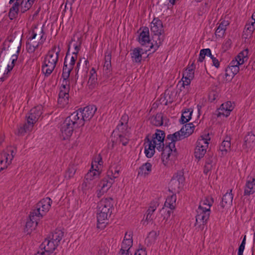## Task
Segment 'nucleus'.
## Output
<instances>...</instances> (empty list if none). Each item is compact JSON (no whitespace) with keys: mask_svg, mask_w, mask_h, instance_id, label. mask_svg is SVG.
Returning <instances> with one entry per match:
<instances>
[{"mask_svg":"<svg viewBox=\"0 0 255 255\" xmlns=\"http://www.w3.org/2000/svg\"><path fill=\"white\" fill-rule=\"evenodd\" d=\"M232 192V190L231 189L230 192H227L224 195L221 203V206L222 208L232 205L233 199V195Z\"/></svg>","mask_w":255,"mask_h":255,"instance_id":"393cba45","label":"nucleus"},{"mask_svg":"<svg viewBox=\"0 0 255 255\" xmlns=\"http://www.w3.org/2000/svg\"><path fill=\"white\" fill-rule=\"evenodd\" d=\"M42 107L41 105L37 106L30 110L28 116L27 117V121H29L30 124L34 126L40 117L42 112Z\"/></svg>","mask_w":255,"mask_h":255,"instance_id":"ddd939ff","label":"nucleus"},{"mask_svg":"<svg viewBox=\"0 0 255 255\" xmlns=\"http://www.w3.org/2000/svg\"><path fill=\"white\" fill-rule=\"evenodd\" d=\"M97 108L95 105H89L83 109L80 108L77 111L73 112L76 117H78V120L82 126H84L85 123L89 121L94 116Z\"/></svg>","mask_w":255,"mask_h":255,"instance_id":"6e6552de","label":"nucleus"},{"mask_svg":"<svg viewBox=\"0 0 255 255\" xmlns=\"http://www.w3.org/2000/svg\"><path fill=\"white\" fill-rule=\"evenodd\" d=\"M213 65L216 68H219L220 66V63L216 57L213 58L212 59Z\"/></svg>","mask_w":255,"mask_h":255,"instance_id":"680f3d73","label":"nucleus"},{"mask_svg":"<svg viewBox=\"0 0 255 255\" xmlns=\"http://www.w3.org/2000/svg\"><path fill=\"white\" fill-rule=\"evenodd\" d=\"M15 47H16L17 54H13L12 56L13 58L12 59V62H11V65H13V66L14 65V62L15 61H16V60L17 59L18 54V53H19V52L20 51V47H21L20 42H17L16 43Z\"/></svg>","mask_w":255,"mask_h":255,"instance_id":"de8ad7c7","label":"nucleus"},{"mask_svg":"<svg viewBox=\"0 0 255 255\" xmlns=\"http://www.w3.org/2000/svg\"><path fill=\"white\" fill-rule=\"evenodd\" d=\"M214 202L212 197L208 196L202 201L197 210L196 223L195 226L201 230L204 228V225L208 220L210 214V208Z\"/></svg>","mask_w":255,"mask_h":255,"instance_id":"f03ea898","label":"nucleus"},{"mask_svg":"<svg viewBox=\"0 0 255 255\" xmlns=\"http://www.w3.org/2000/svg\"><path fill=\"white\" fill-rule=\"evenodd\" d=\"M119 137L120 138V142L123 145H126L128 142V139L127 137V135L124 134H118Z\"/></svg>","mask_w":255,"mask_h":255,"instance_id":"864d4df0","label":"nucleus"},{"mask_svg":"<svg viewBox=\"0 0 255 255\" xmlns=\"http://www.w3.org/2000/svg\"><path fill=\"white\" fill-rule=\"evenodd\" d=\"M138 41L141 45H148L150 47L151 43H150L149 29L147 27H143L142 30L138 36Z\"/></svg>","mask_w":255,"mask_h":255,"instance_id":"6ab92c4d","label":"nucleus"},{"mask_svg":"<svg viewBox=\"0 0 255 255\" xmlns=\"http://www.w3.org/2000/svg\"><path fill=\"white\" fill-rule=\"evenodd\" d=\"M14 7L12 6L9 10V13H8V16L9 17V18L10 19H13L18 14V11L19 10L18 8H16L14 7V9L13 8Z\"/></svg>","mask_w":255,"mask_h":255,"instance_id":"8fccbe9b","label":"nucleus"},{"mask_svg":"<svg viewBox=\"0 0 255 255\" xmlns=\"http://www.w3.org/2000/svg\"><path fill=\"white\" fill-rule=\"evenodd\" d=\"M51 203L52 200L50 198H44L36 204L35 208L32 212L40 218L49 211Z\"/></svg>","mask_w":255,"mask_h":255,"instance_id":"9d476101","label":"nucleus"},{"mask_svg":"<svg viewBox=\"0 0 255 255\" xmlns=\"http://www.w3.org/2000/svg\"><path fill=\"white\" fill-rule=\"evenodd\" d=\"M184 182L185 178L183 172H177L173 175L169 183V191L175 193H179L184 186Z\"/></svg>","mask_w":255,"mask_h":255,"instance_id":"1a4fd4ad","label":"nucleus"},{"mask_svg":"<svg viewBox=\"0 0 255 255\" xmlns=\"http://www.w3.org/2000/svg\"><path fill=\"white\" fill-rule=\"evenodd\" d=\"M248 49H245L239 53V54L237 55V58H241L242 57L244 58L245 60L247 61L248 59Z\"/></svg>","mask_w":255,"mask_h":255,"instance_id":"5fc2aeb1","label":"nucleus"},{"mask_svg":"<svg viewBox=\"0 0 255 255\" xmlns=\"http://www.w3.org/2000/svg\"><path fill=\"white\" fill-rule=\"evenodd\" d=\"M191 134V123L184 125L178 131L167 135L164 143L165 133L164 131L156 129L151 138L149 135L144 139V153L148 158H151L155 153V148L162 151L161 159L165 166H168L174 161L177 155L175 142L189 136Z\"/></svg>","mask_w":255,"mask_h":255,"instance_id":"f257e3e1","label":"nucleus"},{"mask_svg":"<svg viewBox=\"0 0 255 255\" xmlns=\"http://www.w3.org/2000/svg\"><path fill=\"white\" fill-rule=\"evenodd\" d=\"M191 119V111L189 109H185L184 111L182 112L180 123L182 124L186 125L187 123L189 122Z\"/></svg>","mask_w":255,"mask_h":255,"instance_id":"4c0bfd02","label":"nucleus"},{"mask_svg":"<svg viewBox=\"0 0 255 255\" xmlns=\"http://www.w3.org/2000/svg\"><path fill=\"white\" fill-rule=\"evenodd\" d=\"M39 220V217L37 215H35V213L31 212L29 215V219L27 221L25 225V232L27 234H30L32 231L35 229Z\"/></svg>","mask_w":255,"mask_h":255,"instance_id":"f8f14e48","label":"nucleus"},{"mask_svg":"<svg viewBox=\"0 0 255 255\" xmlns=\"http://www.w3.org/2000/svg\"><path fill=\"white\" fill-rule=\"evenodd\" d=\"M207 151V148H200L196 146L195 149L194 155L196 158L200 159L203 157Z\"/></svg>","mask_w":255,"mask_h":255,"instance_id":"79ce46f5","label":"nucleus"},{"mask_svg":"<svg viewBox=\"0 0 255 255\" xmlns=\"http://www.w3.org/2000/svg\"><path fill=\"white\" fill-rule=\"evenodd\" d=\"M15 1H16L14 3V4L12 6L13 7L19 9V6L21 5V11H22V12H23L28 10V9L24 10V8H25L24 5H25V0H15ZM13 9H14V8H13Z\"/></svg>","mask_w":255,"mask_h":255,"instance_id":"a18cd8bd","label":"nucleus"},{"mask_svg":"<svg viewBox=\"0 0 255 255\" xmlns=\"http://www.w3.org/2000/svg\"><path fill=\"white\" fill-rule=\"evenodd\" d=\"M25 0V5H24V7H25L24 10L29 9L31 7L34 1L35 0Z\"/></svg>","mask_w":255,"mask_h":255,"instance_id":"6e6d98bb","label":"nucleus"},{"mask_svg":"<svg viewBox=\"0 0 255 255\" xmlns=\"http://www.w3.org/2000/svg\"><path fill=\"white\" fill-rule=\"evenodd\" d=\"M69 90V83H67L66 81L62 82L58 99V104L62 107H64L68 103Z\"/></svg>","mask_w":255,"mask_h":255,"instance_id":"9b49d317","label":"nucleus"},{"mask_svg":"<svg viewBox=\"0 0 255 255\" xmlns=\"http://www.w3.org/2000/svg\"><path fill=\"white\" fill-rule=\"evenodd\" d=\"M103 163L102 158L100 154L97 155L94 160L92 162L91 168H96V169H99L98 165H101Z\"/></svg>","mask_w":255,"mask_h":255,"instance_id":"c03bdc74","label":"nucleus"},{"mask_svg":"<svg viewBox=\"0 0 255 255\" xmlns=\"http://www.w3.org/2000/svg\"><path fill=\"white\" fill-rule=\"evenodd\" d=\"M163 116L161 113H158L150 119V123L156 127L162 126L163 124Z\"/></svg>","mask_w":255,"mask_h":255,"instance_id":"72a5a7b5","label":"nucleus"},{"mask_svg":"<svg viewBox=\"0 0 255 255\" xmlns=\"http://www.w3.org/2000/svg\"><path fill=\"white\" fill-rule=\"evenodd\" d=\"M229 22L228 20H224L219 24L217 27L215 35L216 36L222 37L226 30L227 26L229 25Z\"/></svg>","mask_w":255,"mask_h":255,"instance_id":"bb28decb","label":"nucleus"},{"mask_svg":"<svg viewBox=\"0 0 255 255\" xmlns=\"http://www.w3.org/2000/svg\"><path fill=\"white\" fill-rule=\"evenodd\" d=\"M157 206L155 203L151 204L148 209L147 211V215L146 217V221L150 222L154 219V216L153 213L156 209Z\"/></svg>","mask_w":255,"mask_h":255,"instance_id":"ea45409f","label":"nucleus"},{"mask_svg":"<svg viewBox=\"0 0 255 255\" xmlns=\"http://www.w3.org/2000/svg\"><path fill=\"white\" fill-rule=\"evenodd\" d=\"M207 54L211 55V50L210 49L207 48L201 50L198 61L202 62L204 59L205 56H207Z\"/></svg>","mask_w":255,"mask_h":255,"instance_id":"49530a36","label":"nucleus"},{"mask_svg":"<svg viewBox=\"0 0 255 255\" xmlns=\"http://www.w3.org/2000/svg\"><path fill=\"white\" fill-rule=\"evenodd\" d=\"M99 169H96V168H94V169H91L90 171L86 174L85 178L87 180H90L92 181H94V179L96 178H98L100 174Z\"/></svg>","mask_w":255,"mask_h":255,"instance_id":"58836bf2","label":"nucleus"},{"mask_svg":"<svg viewBox=\"0 0 255 255\" xmlns=\"http://www.w3.org/2000/svg\"><path fill=\"white\" fill-rule=\"evenodd\" d=\"M158 235V234H157L156 232L154 231L150 232L149 234V237H153L154 239H155Z\"/></svg>","mask_w":255,"mask_h":255,"instance_id":"338daca9","label":"nucleus"},{"mask_svg":"<svg viewBox=\"0 0 255 255\" xmlns=\"http://www.w3.org/2000/svg\"><path fill=\"white\" fill-rule=\"evenodd\" d=\"M29 121H27L26 123H25L22 126L19 127L18 128L17 134L19 136L23 135L25 133L30 132L32 130L33 126L30 124Z\"/></svg>","mask_w":255,"mask_h":255,"instance_id":"cd10ccee","label":"nucleus"},{"mask_svg":"<svg viewBox=\"0 0 255 255\" xmlns=\"http://www.w3.org/2000/svg\"><path fill=\"white\" fill-rule=\"evenodd\" d=\"M151 171L152 165L150 163L147 162L139 167L138 170V175L145 177L149 175Z\"/></svg>","mask_w":255,"mask_h":255,"instance_id":"5701e85b","label":"nucleus"},{"mask_svg":"<svg viewBox=\"0 0 255 255\" xmlns=\"http://www.w3.org/2000/svg\"><path fill=\"white\" fill-rule=\"evenodd\" d=\"M132 254L130 253L129 250H125L122 247L121 248L119 255H131Z\"/></svg>","mask_w":255,"mask_h":255,"instance_id":"4d7b16f0","label":"nucleus"},{"mask_svg":"<svg viewBox=\"0 0 255 255\" xmlns=\"http://www.w3.org/2000/svg\"><path fill=\"white\" fill-rule=\"evenodd\" d=\"M29 34L31 35L32 37H35L39 40H41V42H44L46 39V36L45 35L42 27L38 28L35 26L34 28L29 32Z\"/></svg>","mask_w":255,"mask_h":255,"instance_id":"412c9836","label":"nucleus"},{"mask_svg":"<svg viewBox=\"0 0 255 255\" xmlns=\"http://www.w3.org/2000/svg\"><path fill=\"white\" fill-rule=\"evenodd\" d=\"M124 240L132 241V234H128V232L126 233Z\"/></svg>","mask_w":255,"mask_h":255,"instance_id":"e2e57ef3","label":"nucleus"},{"mask_svg":"<svg viewBox=\"0 0 255 255\" xmlns=\"http://www.w3.org/2000/svg\"><path fill=\"white\" fill-rule=\"evenodd\" d=\"M35 255H51L50 254H46L44 251H38Z\"/></svg>","mask_w":255,"mask_h":255,"instance_id":"774afa93","label":"nucleus"},{"mask_svg":"<svg viewBox=\"0 0 255 255\" xmlns=\"http://www.w3.org/2000/svg\"><path fill=\"white\" fill-rule=\"evenodd\" d=\"M210 140V137H209V134H207V135H205V136H201L200 138H199L197 141V145L200 148H207L208 146L209 142L208 141Z\"/></svg>","mask_w":255,"mask_h":255,"instance_id":"7c9ffc66","label":"nucleus"},{"mask_svg":"<svg viewBox=\"0 0 255 255\" xmlns=\"http://www.w3.org/2000/svg\"><path fill=\"white\" fill-rule=\"evenodd\" d=\"M133 241L124 240L122 244V247L125 250H129L132 246Z\"/></svg>","mask_w":255,"mask_h":255,"instance_id":"09e8293b","label":"nucleus"},{"mask_svg":"<svg viewBox=\"0 0 255 255\" xmlns=\"http://www.w3.org/2000/svg\"><path fill=\"white\" fill-rule=\"evenodd\" d=\"M112 202L113 199L109 198L103 199L98 203L97 216L98 224L104 223L111 215Z\"/></svg>","mask_w":255,"mask_h":255,"instance_id":"423d86ee","label":"nucleus"},{"mask_svg":"<svg viewBox=\"0 0 255 255\" xmlns=\"http://www.w3.org/2000/svg\"><path fill=\"white\" fill-rule=\"evenodd\" d=\"M255 192V178L248 176L244 186V196H250Z\"/></svg>","mask_w":255,"mask_h":255,"instance_id":"f3484780","label":"nucleus"},{"mask_svg":"<svg viewBox=\"0 0 255 255\" xmlns=\"http://www.w3.org/2000/svg\"><path fill=\"white\" fill-rule=\"evenodd\" d=\"M73 67H71V65H68V53L66 54V55L65 58L64 65L63 68V71L62 74V77L63 79L62 82H65L66 81L67 83H69V81L68 79L69 78L70 74L72 70L73 69Z\"/></svg>","mask_w":255,"mask_h":255,"instance_id":"aec40b11","label":"nucleus"},{"mask_svg":"<svg viewBox=\"0 0 255 255\" xmlns=\"http://www.w3.org/2000/svg\"><path fill=\"white\" fill-rule=\"evenodd\" d=\"M176 201V196L175 194H173L166 198L164 206L169 208L171 210H173L175 207Z\"/></svg>","mask_w":255,"mask_h":255,"instance_id":"f704fd0d","label":"nucleus"},{"mask_svg":"<svg viewBox=\"0 0 255 255\" xmlns=\"http://www.w3.org/2000/svg\"><path fill=\"white\" fill-rule=\"evenodd\" d=\"M95 181L87 179L85 178L83 183L82 184L81 188L84 192L86 193V192L89 190H91L95 186Z\"/></svg>","mask_w":255,"mask_h":255,"instance_id":"e433bc0d","label":"nucleus"},{"mask_svg":"<svg viewBox=\"0 0 255 255\" xmlns=\"http://www.w3.org/2000/svg\"><path fill=\"white\" fill-rule=\"evenodd\" d=\"M212 165L210 163H205L204 166V172L206 174H207L211 170Z\"/></svg>","mask_w":255,"mask_h":255,"instance_id":"bf43d9fd","label":"nucleus"},{"mask_svg":"<svg viewBox=\"0 0 255 255\" xmlns=\"http://www.w3.org/2000/svg\"><path fill=\"white\" fill-rule=\"evenodd\" d=\"M245 246L240 245L238 249V255H243V252L245 249Z\"/></svg>","mask_w":255,"mask_h":255,"instance_id":"0e129e2a","label":"nucleus"},{"mask_svg":"<svg viewBox=\"0 0 255 255\" xmlns=\"http://www.w3.org/2000/svg\"><path fill=\"white\" fill-rule=\"evenodd\" d=\"M73 46L74 47L75 51L73 52V55H77L79 52L80 47H81V43H79V44H73Z\"/></svg>","mask_w":255,"mask_h":255,"instance_id":"13d9d810","label":"nucleus"},{"mask_svg":"<svg viewBox=\"0 0 255 255\" xmlns=\"http://www.w3.org/2000/svg\"><path fill=\"white\" fill-rule=\"evenodd\" d=\"M128 115L124 114L121 117V119L119 122V124L118 125L116 131H118V134H124L128 135Z\"/></svg>","mask_w":255,"mask_h":255,"instance_id":"4468645a","label":"nucleus"},{"mask_svg":"<svg viewBox=\"0 0 255 255\" xmlns=\"http://www.w3.org/2000/svg\"><path fill=\"white\" fill-rule=\"evenodd\" d=\"M61 50L58 46L54 45L44 57L42 65V72L45 76H49L53 71L58 61Z\"/></svg>","mask_w":255,"mask_h":255,"instance_id":"7ed1b4c3","label":"nucleus"},{"mask_svg":"<svg viewBox=\"0 0 255 255\" xmlns=\"http://www.w3.org/2000/svg\"><path fill=\"white\" fill-rule=\"evenodd\" d=\"M76 171V167L74 165H70L65 173V177L67 179H70L74 176Z\"/></svg>","mask_w":255,"mask_h":255,"instance_id":"37998d69","label":"nucleus"},{"mask_svg":"<svg viewBox=\"0 0 255 255\" xmlns=\"http://www.w3.org/2000/svg\"><path fill=\"white\" fill-rule=\"evenodd\" d=\"M97 78L96 72L95 69L93 68L90 72V76L88 82V84L90 88H94L97 84Z\"/></svg>","mask_w":255,"mask_h":255,"instance_id":"c756f323","label":"nucleus"},{"mask_svg":"<svg viewBox=\"0 0 255 255\" xmlns=\"http://www.w3.org/2000/svg\"><path fill=\"white\" fill-rule=\"evenodd\" d=\"M63 236L64 232L60 230L56 229L52 233L51 236H50L49 238L55 242V244L56 245L57 244L59 245Z\"/></svg>","mask_w":255,"mask_h":255,"instance_id":"2f4dec72","label":"nucleus"},{"mask_svg":"<svg viewBox=\"0 0 255 255\" xmlns=\"http://www.w3.org/2000/svg\"><path fill=\"white\" fill-rule=\"evenodd\" d=\"M233 110L231 102L228 101L226 103H223L220 106L219 110L218 116L223 115L225 117H228L230 114L231 112Z\"/></svg>","mask_w":255,"mask_h":255,"instance_id":"4be33fe9","label":"nucleus"},{"mask_svg":"<svg viewBox=\"0 0 255 255\" xmlns=\"http://www.w3.org/2000/svg\"><path fill=\"white\" fill-rule=\"evenodd\" d=\"M143 50L140 48H134L130 53L131 59L135 63H140L142 60V54Z\"/></svg>","mask_w":255,"mask_h":255,"instance_id":"a878e982","label":"nucleus"},{"mask_svg":"<svg viewBox=\"0 0 255 255\" xmlns=\"http://www.w3.org/2000/svg\"><path fill=\"white\" fill-rule=\"evenodd\" d=\"M111 52L107 50L105 53V63L104 65V68L106 71H107V73L110 72L111 68Z\"/></svg>","mask_w":255,"mask_h":255,"instance_id":"c9c22d12","label":"nucleus"},{"mask_svg":"<svg viewBox=\"0 0 255 255\" xmlns=\"http://www.w3.org/2000/svg\"><path fill=\"white\" fill-rule=\"evenodd\" d=\"M231 138L226 136L219 146V150L221 152L222 155H224L230 150L231 149Z\"/></svg>","mask_w":255,"mask_h":255,"instance_id":"b1692460","label":"nucleus"},{"mask_svg":"<svg viewBox=\"0 0 255 255\" xmlns=\"http://www.w3.org/2000/svg\"><path fill=\"white\" fill-rule=\"evenodd\" d=\"M241 65L240 63V62L236 58H235V60H233L230 63V65L229 66H233V67H239V65Z\"/></svg>","mask_w":255,"mask_h":255,"instance_id":"052dcab7","label":"nucleus"},{"mask_svg":"<svg viewBox=\"0 0 255 255\" xmlns=\"http://www.w3.org/2000/svg\"><path fill=\"white\" fill-rule=\"evenodd\" d=\"M191 72V68L188 66L186 69L183 72V77L182 78V85L184 87L185 86H189L191 83V79H190Z\"/></svg>","mask_w":255,"mask_h":255,"instance_id":"c85d7f7f","label":"nucleus"},{"mask_svg":"<svg viewBox=\"0 0 255 255\" xmlns=\"http://www.w3.org/2000/svg\"><path fill=\"white\" fill-rule=\"evenodd\" d=\"M78 118L73 113L64 121L61 126V131L64 139L71 136L75 128L83 127Z\"/></svg>","mask_w":255,"mask_h":255,"instance_id":"39448f33","label":"nucleus"},{"mask_svg":"<svg viewBox=\"0 0 255 255\" xmlns=\"http://www.w3.org/2000/svg\"><path fill=\"white\" fill-rule=\"evenodd\" d=\"M150 30L154 35L153 37V42L150 46L149 50L153 49L152 52H155L164 40V29L162 21L158 18H154L151 23Z\"/></svg>","mask_w":255,"mask_h":255,"instance_id":"20e7f679","label":"nucleus"},{"mask_svg":"<svg viewBox=\"0 0 255 255\" xmlns=\"http://www.w3.org/2000/svg\"><path fill=\"white\" fill-rule=\"evenodd\" d=\"M119 172L120 170L117 166H111L109 169L107 173L106 177L104 178L100 182V186L101 188L100 190V193L103 194L108 191L115 182V179L119 177Z\"/></svg>","mask_w":255,"mask_h":255,"instance_id":"0eeeda50","label":"nucleus"},{"mask_svg":"<svg viewBox=\"0 0 255 255\" xmlns=\"http://www.w3.org/2000/svg\"><path fill=\"white\" fill-rule=\"evenodd\" d=\"M146 254L145 253V250H143L141 249L140 250H138L137 252L135 253V255H146Z\"/></svg>","mask_w":255,"mask_h":255,"instance_id":"69168bd1","label":"nucleus"},{"mask_svg":"<svg viewBox=\"0 0 255 255\" xmlns=\"http://www.w3.org/2000/svg\"><path fill=\"white\" fill-rule=\"evenodd\" d=\"M44 42H41V40L35 37H32V35H28V38L26 43V50L28 53H33L38 47L40 44H42Z\"/></svg>","mask_w":255,"mask_h":255,"instance_id":"2eb2a0df","label":"nucleus"},{"mask_svg":"<svg viewBox=\"0 0 255 255\" xmlns=\"http://www.w3.org/2000/svg\"><path fill=\"white\" fill-rule=\"evenodd\" d=\"M55 243V242L49 238L48 239H45V241L40 245L41 251H43L42 249H44V252L46 254L53 252L59 245Z\"/></svg>","mask_w":255,"mask_h":255,"instance_id":"a211bd4d","label":"nucleus"},{"mask_svg":"<svg viewBox=\"0 0 255 255\" xmlns=\"http://www.w3.org/2000/svg\"><path fill=\"white\" fill-rule=\"evenodd\" d=\"M69 51V48L68 49V51L66 54H67V53L68 54ZM77 58V55H73L70 58L68 57V65H71V67H73L74 65H75V61H76Z\"/></svg>","mask_w":255,"mask_h":255,"instance_id":"603ef678","label":"nucleus"},{"mask_svg":"<svg viewBox=\"0 0 255 255\" xmlns=\"http://www.w3.org/2000/svg\"><path fill=\"white\" fill-rule=\"evenodd\" d=\"M1 158L0 160V164H2L4 161H5L6 165L3 167H1L0 170H3L5 168H6L8 165H9L12 159V155H9V153L6 152H3L1 153Z\"/></svg>","mask_w":255,"mask_h":255,"instance_id":"473e14b6","label":"nucleus"},{"mask_svg":"<svg viewBox=\"0 0 255 255\" xmlns=\"http://www.w3.org/2000/svg\"><path fill=\"white\" fill-rule=\"evenodd\" d=\"M218 92L215 91H211L209 94V100L211 102H214L215 100H216L218 98Z\"/></svg>","mask_w":255,"mask_h":255,"instance_id":"3c124183","label":"nucleus"},{"mask_svg":"<svg viewBox=\"0 0 255 255\" xmlns=\"http://www.w3.org/2000/svg\"><path fill=\"white\" fill-rule=\"evenodd\" d=\"M255 146V134L252 132H248L244 139L243 148L248 152Z\"/></svg>","mask_w":255,"mask_h":255,"instance_id":"dca6fc26","label":"nucleus"},{"mask_svg":"<svg viewBox=\"0 0 255 255\" xmlns=\"http://www.w3.org/2000/svg\"><path fill=\"white\" fill-rule=\"evenodd\" d=\"M239 67L238 66H228V67L226 70L225 75L226 77L232 76V77H233L235 75H236L239 72Z\"/></svg>","mask_w":255,"mask_h":255,"instance_id":"a19ab883","label":"nucleus"}]
</instances>
